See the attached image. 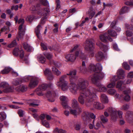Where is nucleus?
<instances>
[{"instance_id":"nucleus-1","label":"nucleus","mask_w":133,"mask_h":133,"mask_svg":"<svg viewBox=\"0 0 133 133\" xmlns=\"http://www.w3.org/2000/svg\"><path fill=\"white\" fill-rule=\"evenodd\" d=\"M88 84L89 82L86 80L83 79L78 81L77 85L81 94L78 98V100L81 104L90 107L97 97L96 94L93 92V91L97 90L96 89L94 88L86 89Z\"/></svg>"},{"instance_id":"nucleus-2","label":"nucleus","mask_w":133,"mask_h":133,"mask_svg":"<svg viewBox=\"0 0 133 133\" xmlns=\"http://www.w3.org/2000/svg\"><path fill=\"white\" fill-rule=\"evenodd\" d=\"M76 74V71L75 70L71 71L69 74H67L66 75H64L62 76L59 78V80L56 83V84L58 87L60 88L63 91H67L68 89V82L65 80L68 75H70L71 76L70 77L72 79V81H74L75 79V78L73 77L74 75L75 76Z\"/></svg>"},{"instance_id":"nucleus-3","label":"nucleus","mask_w":133,"mask_h":133,"mask_svg":"<svg viewBox=\"0 0 133 133\" xmlns=\"http://www.w3.org/2000/svg\"><path fill=\"white\" fill-rule=\"evenodd\" d=\"M79 56L81 58L83 59H86V57L84 54L82 53V50H80L78 51H77L75 53V55H74L68 54L65 57L67 61L71 62L74 61L76 59L77 57Z\"/></svg>"},{"instance_id":"nucleus-4","label":"nucleus","mask_w":133,"mask_h":133,"mask_svg":"<svg viewBox=\"0 0 133 133\" xmlns=\"http://www.w3.org/2000/svg\"><path fill=\"white\" fill-rule=\"evenodd\" d=\"M53 84L51 83H50L48 84L44 83L39 85L35 90L34 93H36L39 96H42L43 94L42 91L45 90L47 88H51L52 87Z\"/></svg>"},{"instance_id":"nucleus-5","label":"nucleus","mask_w":133,"mask_h":133,"mask_svg":"<svg viewBox=\"0 0 133 133\" xmlns=\"http://www.w3.org/2000/svg\"><path fill=\"white\" fill-rule=\"evenodd\" d=\"M45 95L47 98V100L50 102H53L55 101L54 97L58 95L57 92L54 89H50L48 91Z\"/></svg>"},{"instance_id":"nucleus-6","label":"nucleus","mask_w":133,"mask_h":133,"mask_svg":"<svg viewBox=\"0 0 133 133\" xmlns=\"http://www.w3.org/2000/svg\"><path fill=\"white\" fill-rule=\"evenodd\" d=\"M85 49V50L89 51L90 55L91 56H94V52L93 50L94 47L93 46V44L92 41L88 40H86Z\"/></svg>"},{"instance_id":"nucleus-7","label":"nucleus","mask_w":133,"mask_h":133,"mask_svg":"<svg viewBox=\"0 0 133 133\" xmlns=\"http://www.w3.org/2000/svg\"><path fill=\"white\" fill-rule=\"evenodd\" d=\"M49 12V9L48 8H43L40 6L37 10V13L38 15H39L40 17L44 16V18L46 19V16Z\"/></svg>"},{"instance_id":"nucleus-8","label":"nucleus","mask_w":133,"mask_h":133,"mask_svg":"<svg viewBox=\"0 0 133 133\" xmlns=\"http://www.w3.org/2000/svg\"><path fill=\"white\" fill-rule=\"evenodd\" d=\"M107 110L110 114L111 119L114 122L117 121L118 117L117 115V111L116 109L111 107H109Z\"/></svg>"},{"instance_id":"nucleus-9","label":"nucleus","mask_w":133,"mask_h":133,"mask_svg":"<svg viewBox=\"0 0 133 133\" xmlns=\"http://www.w3.org/2000/svg\"><path fill=\"white\" fill-rule=\"evenodd\" d=\"M70 83L69 86H68L70 91L73 94L75 95L77 93L78 89L76 84L73 82L74 81H72V79L70 78Z\"/></svg>"},{"instance_id":"nucleus-10","label":"nucleus","mask_w":133,"mask_h":133,"mask_svg":"<svg viewBox=\"0 0 133 133\" xmlns=\"http://www.w3.org/2000/svg\"><path fill=\"white\" fill-rule=\"evenodd\" d=\"M45 19L44 18V16H43L41 19L40 23L38 25L35 29V32L36 34L39 39H40L41 38L40 30V28H42L41 25H43L45 23Z\"/></svg>"},{"instance_id":"nucleus-11","label":"nucleus","mask_w":133,"mask_h":133,"mask_svg":"<svg viewBox=\"0 0 133 133\" xmlns=\"http://www.w3.org/2000/svg\"><path fill=\"white\" fill-rule=\"evenodd\" d=\"M82 118L84 119L88 120L90 117L92 119H94L92 122L93 124H94L95 119L96 118V116L93 113H90L87 111H85L83 114L82 115Z\"/></svg>"},{"instance_id":"nucleus-12","label":"nucleus","mask_w":133,"mask_h":133,"mask_svg":"<svg viewBox=\"0 0 133 133\" xmlns=\"http://www.w3.org/2000/svg\"><path fill=\"white\" fill-rule=\"evenodd\" d=\"M131 92V91L130 88H128L124 90L123 92V97L124 99L126 101H129L131 99L130 97L129 94Z\"/></svg>"},{"instance_id":"nucleus-13","label":"nucleus","mask_w":133,"mask_h":133,"mask_svg":"<svg viewBox=\"0 0 133 133\" xmlns=\"http://www.w3.org/2000/svg\"><path fill=\"white\" fill-rule=\"evenodd\" d=\"M39 79L35 77H32L30 80L29 86L31 88H33L36 87L38 84Z\"/></svg>"},{"instance_id":"nucleus-14","label":"nucleus","mask_w":133,"mask_h":133,"mask_svg":"<svg viewBox=\"0 0 133 133\" xmlns=\"http://www.w3.org/2000/svg\"><path fill=\"white\" fill-rule=\"evenodd\" d=\"M96 86L99 89L97 90L96 89H97L96 91H93V92L96 94L95 93L97 91L105 92L107 90V89L106 87L104 85L100 83H97L96 84Z\"/></svg>"},{"instance_id":"nucleus-15","label":"nucleus","mask_w":133,"mask_h":133,"mask_svg":"<svg viewBox=\"0 0 133 133\" xmlns=\"http://www.w3.org/2000/svg\"><path fill=\"white\" fill-rule=\"evenodd\" d=\"M13 53L14 56H18L19 54L20 57L23 58L24 56V52L23 50H19L18 48H15L13 50Z\"/></svg>"},{"instance_id":"nucleus-16","label":"nucleus","mask_w":133,"mask_h":133,"mask_svg":"<svg viewBox=\"0 0 133 133\" xmlns=\"http://www.w3.org/2000/svg\"><path fill=\"white\" fill-rule=\"evenodd\" d=\"M100 39L103 42H107V40H108L110 42L112 41V38L109 36L107 33H105L104 34L101 35L99 36Z\"/></svg>"},{"instance_id":"nucleus-17","label":"nucleus","mask_w":133,"mask_h":133,"mask_svg":"<svg viewBox=\"0 0 133 133\" xmlns=\"http://www.w3.org/2000/svg\"><path fill=\"white\" fill-rule=\"evenodd\" d=\"M125 26L127 29L126 31L125 34L127 37H131L133 35V33L130 30H133V26L132 27L127 24H125Z\"/></svg>"},{"instance_id":"nucleus-18","label":"nucleus","mask_w":133,"mask_h":133,"mask_svg":"<svg viewBox=\"0 0 133 133\" xmlns=\"http://www.w3.org/2000/svg\"><path fill=\"white\" fill-rule=\"evenodd\" d=\"M118 76H115L113 77V79L116 78L118 79V78L119 79H123L124 78L125 76V74L124 71L122 69H119L117 71Z\"/></svg>"},{"instance_id":"nucleus-19","label":"nucleus","mask_w":133,"mask_h":133,"mask_svg":"<svg viewBox=\"0 0 133 133\" xmlns=\"http://www.w3.org/2000/svg\"><path fill=\"white\" fill-rule=\"evenodd\" d=\"M90 78L92 83L95 84L96 86L97 83H99L97 82L99 79L98 75L96 73L91 75L90 77Z\"/></svg>"},{"instance_id":"nucleus-20","label":"nucleus","mask_w":133,"mask_h":133,"mask_svg":"<svg viewBox=\"0 0 133 133\" xmlns=\"http://www.w3.org/2000/svg\"><path fill=\"white\" fill-rule=\"evenodd\" d=\"M19 32L18 36L19 38H21L23 37L25 31V28L22 24H21L19 27Z\"/></svg>"},{"instance_id":"nucleus-21","label":"nucleus","mask_w":133,"mask_h":133,"mask_svg":"<svg viewBox=\"0 0 133 133\" xmlns=\"http://www.w3.org/2000/svg\"><path fill=\"white\" fill-rule=\"evenodd\" d=\"M95 13V12L92 6H90L87 12V14L89 16V18L91 19L93 17Z\"/></svg>"},{"instance_id":"nucleus-22","label":"nucleus","mask_w":133,"mask_h":133,"mask_svg":"<svg viewBox=\"0 0 133 133\" xmlns=\"http://www.w3.org/2000/svg\"><path fill=\"white\" fill-rule=\"evenodd\" d=\"M95 57L96 60L99 62L102 61L104 58V56L102 52L99 51L96 54Z\"/></svg>"},{"instance_id":"nucleus-23","label":"nucleus","mask_w":133,"mask_h":133,"mask_svg":"<svg viewBox=\"0 0 133 133\" xmlns=\"http://www.w3.org/2000/svg\"><path fill=\"white\" fill-rule=\"evenodd\" d=\"M125 117L127 120L130 123L131 121H133V112L130 111H128Z\"/></svg>"},{"instance_id":"nucleus-24","label":"nucleus","mask_w":133,"mask_h":133,"mask_svg":"<svg viewBox=\"0 0 133 133\" xmlns=\"http://www.w3.org/2000/svg\"><path fill=\"white\" fill-rule=\"evenodd\" d=\"M15 90L17 91L24 92L27 90V87L26 85H21L15 88Z\"/></svg>"},{"instance_id":"nucleus-25","label":"nucleus","mask_w":133,"mask_h":133,"mask_svg":"<svg viewBox=\"0 0 133 133\" xmlns=\"http://www.w3.org/2000/svg\"><path fill=\"white\" fill-rule=\"evenodd\" d=\"M93 106L95 108L99 110L103 109L104 108V106L102 104L98 102H94Z\"/></svg>"},{"instance_id":"nucleus-26","label":"nucleus","mask_w":133,"mask_h":133,"mask_svg":"<svg viewBox=\"0 0 133 133\" xmlns=\"http://www.w3.org/2000/svg\"><path fill=\"white\" fill-rule=\"evenodd\" d=\"M71 106L73 108L77 109L79 108L78 103L75 99H73L72 101Z\"/></svg>"},{"instance_id":"nucleus-27","label":"nucleus","mask_w":133,"mask_h":133,"mask_svg":"<svg viewBox=\"0 0 133 133\" xmlns=\"http://www.w3.org/2000/svg\"><path fill=\"white\" fill-rule=\"evenodd\" d=\"M24 49L27 51L30 52L32 51V48L30 45L26 42H24L23 44Z\"/></svg>"},{"instance_id":"nucleus-28","label":"nucleus","mask_w":133,"mask_h":133,"mask_svg":"<svg viewBox=\"0 0 133 133\" xmlns=\"http://www.w3.org/2000/svg\"><path fill=\"white\" fill-rule=\"evenodd\" d=\"M97 45L101 49L105 52L108 49V47L107 45H104L101 43H99L97 44Z\"/></svg>"},{"instance_id":"nucleus-29","label":"nucleus","mask_w":133,"mask_h":133,"mask_svg":"<svg viewBox=\"0 0 133 133\" xmlns=\"http://www.w3.org/2000/svg\"><path fill=\"white\" fill-rule=\"evenodd\" d=\"M52 132L53 133H66V131L62 129L56 127L54 129Z\"/></svg>"},{"instance_id":"nucleus-30","label":"nucleus","mask_w":133,"mask_h":133,"mask_svg":"<svg viewBox=\"0 0 133 133\" xmlns=\"http://www.w3.org/2000/svg\"><path fill=\"white\" fill-rule=\"evenodd\" d=\"M96 66V73H99L102 69V67L101 65V64L99 63H98L95 65Z\"/></svg>"},{"instance_id":"nucleus-31","label":"nucleus","mask_w":133,"mask_h":133,"mask_svg":"<svg viewBox=\"0 0 133 133\" xmlns=\"http://www.w3.org/2000/svg\"><path fill=\"white\" fill-rule=\"evenodd\" d=\"M14 88L13 86H11L9 85V86L3 90V91L5 93L13 92L14 90Z\"/></svg>"},{"instance_id":"nucleus-32","label":"nucleus","mask_w":133,"mask_h":133,"mask_svg":"<svg viewBox=\"0 0 133 133\" xmlns=\"http://www.w3.org/2000/svg\"><path fill=\"white\" fill-rule=\"evenodd\" d=\"M101 99L102 102L103 103H107L108 102V98L104 94H102L101 95Z\"/></svg>"},{"instance_id":"nucleus-33","label":"nucleus","mask_w":133,"mask_h":133,"mask_svg":"<svg viewBox=\"0 0 133 133\" xmlns=\"http://www.w3.org/2000/svg\"><path fill=\"white\" fill-rule=\"evenodd\" d=\"M22 83L21 78H17L14 80L12 82L13 84L16 86Z\"/></svg>"},{"instance_id":"nucleus-34","label":"nucleus","mask_w":133,"mask_h":133,"mask_svg":"<svg viewBox=\"0 0 133 133\" xmlns=\"http://www.w3.org/2000/svg\"><path fill=\"white\" fill-rule=\"evenodd\" d=\"M6 117L5 113L4 112H0V122H2L5 119Z\"/></svg>"},{"instance_id":"nucleus-35","label":"nucleus","mask_w":133,"mask_h":133,"mask_svg":"<svg viewBox=\"0 0 133 133\" xmlns=\"http://www.w3.org/2000/svg\"><path fill=\"white\" fill-rule=\"evenodd\" d=\"M52 70L54 73L57 76H58L61 74V72L56 67H53L52 68Z\"/></svg>"},{"instance_id":"nucleus-36","label":"nucleus","mask_w":133,"mask_h":133,"mask_svg":"<svg viewBox=\"0 0 133 133\" xmlns=\"http://www.w3.org/2000/svg\"><path fill=\"white\" fill-rule=\"evenodd\" d=\"M112 79L113 80V82L107 85V87L108 88H113L115 87V82L117 80V79H116V78L113 79V78Z\"/></svg>"},{"instance_id":"nucleus-37","label":"nucleus","mask_w":133,"mask_h":133,"mask_svg":"<svg viewBox=\"0 0 133 133\" xmlns=\"http://www.w3.org/2000/svg\"><path fill=\"white\" fill-rule=\"evenodd\" d=\"M128 9L127 7L125 6L123 7L121 9L119 13L120 15L123 14L127 12Z\"/></svg>"},{"instance_id":"nucleus-38","label":"nucleus","mask_w":133,"mask_h":133,"mask_svg":"<svg viewBox=\"0 0 133 133\" xmlns=\"http://www.w3.org/2000/svg\"><path fill=\"white\" fill-rule=\"evenodd\" d=\"M108 35H110L113 37H116L117 36V34L115 31L113 30H110L108 31Z\"/></svg>"},{"instance_id":"nucleus-39","label":"nucleus","mask_w":133,"mask_h":133,"mask_svg":"<svg viewBox=\"0 0 133 133\" xmlns=\"http://www.w3.org/2000/svg\"><path fill=\"white\" fill-rule=\"evenodd\" d=\"M32 76H26L21 78L22 83L28 81L29 80H31Z\"/></svg>"},{"instance_id":"nucleus-40","label":"nucleus","mask_w":133,"mask_h":133,"mask_svg":"<svg viewBox=\"0 0 133 133\" xmlns=\"http://www.w3.org/2000/svg\"><path fill=\"white\" fill-rule=\"evenodd\" d=\"M17 45V43L16 41L15 40H14L10 44L8 45V47L9 48H11Z\"/></svg>"},{"instance_id":"nucleus-41","label":"nucleus","mask_w":133,"mask_h":133,"mask_svg":"<svg viewBox=\"0 0 133 133\" xmlns=\"http://www.w3.org/2000/svg\"><path fill=\"white\" fill-rule=\"evenodd\" d=\"M44 54L46 58L49 60H50L52 57V54L49 53L45 52Z\"/></svg>"},{"instance_id":"nucleus-42","label":"nucleus","mask_w":133,"mask_h":133,"mask_svg":"<svg viewBox=\"0 0 133 133\" xmlns=\"http://www.w3.org/2000/svg\"><path fill=\"white\" fill-rule=\"evenodd\" d=\"M40 5L39 4H37L36 6L33 5L30 8V10L32 11H37V10L40 7Z\"/></svg>"},{"instance_id":"nucleus-43","label":"nucleus","mask_w":133,"mask_h":133,"mask_svg":"<svg viewBox=\"0 0 133 133\" xmlns=\"http://www.w3.org/2000/svg\"><path fill=\"white\" fill-rule=\"evenodd\" d=\"M100 119L103 123H105L108 121L107 118L105 117L103 115H101L100 116Z\"/></svg>"},{"instance_id":"nucleus-44","label":"nucleus","mask_w":133,"mask_h":133,"mask_svg":"<svg viewBox=\"0 0 133 133\" xmlns=\"http://www.w3.org/2000/svg\"><path fill=\"white\" fill-rule=\"evenodd\" d=\"M89 69L91 71H93L96 73V66L93 64H90L89 67Z\"/></svg>"},{"instance_id":"nucleus-45","label":"nucleus","mask_w":133,"mask_h":133,"mask_svg":"<svg viewBox=\"0 0 133 133\" xmlns=\"http://www.w3.org/2000/svg\"><path fill=\"white\" fill-rule=\"evenodd\" d=\"M107 92L109 94L113 95L116 93V91L114 89H110L108 90Z\"/></svg>"},{"instance_id":"nucleus-46","label":"nucleus","mask_w":133,"mask_h":133,"mask_svg":"<svg viewBox=\"0 0 133 133\" xmlns=\"http://www.w3.org/2000/svg\"><path fill=\"white\" fill-rule=\"evenodd\" d=\"M39 62L41 63H44L46 61V59L42 56H39L38 57Z\"/></svg>"},{"instance_id":"nucleus-47","label":"nucleus","mask_w":133,"mask_h":133,"mask_svg":"<svg viewBox=\"0 0 133 133\" xmlns=\"http://www.w3.org/2000/svg\"><path fill=\"white\" fill-rule=\"evenodd\" d=\"M11 70L10 68H5L1 71L2 74H5L8 73Z\"/></svg>"},{"instance_id":"nucleus-48","label":"nucleus","mask_w":133,"mask_h":133,"mask_svg":"<svg viewBox=\"0 0 133 133\" xmlns=\"http://www.w3.org/2000/svg\"><path fill=\"white\" fill-rule=\"evenodd\" d=\"M129 105L128 104H125L122 105L120 108L121 110H127L129 108Z\"/></svg>"},{"instance_id":"nucleus-49","label":"nucleus","mask_w":133,"mask_h":133,"mask_svg":"<svg viewBox=\"0 0 133 133\" xmlns=\"http://www.w3.org/2000/svg\"><path fill=\"white\" fill-rule=\"evenodd\" d=\"M44 75L46 76L52 73L51 70L48 68H46L44 71Z\"/></svg>"},{"instance_id":"nucleus-50","label":"nucleus","mask_w":133,"mask_h":133,"mask_svg":"<svg viewBox=\"0 0 133 133\" xmlns=\"http://www.w3.org/2000/svg\"><path fill=\"white\" fill-rule=\"evenodd\" d=\"M123 84H124V82L122 81H119L117 82L116 86V87L119 89L121 88V86Z\"/></svg>"},{"instance_id":"nucleus-51","label":"nucleus","mask_w":133,"mask_h":133,"mask_svg":"<svg viewBox=\"0 0 133 133\" xmlns=\"http://www.w3.org/2000/svg\"><path fill=\"white\" fill-rule=\"evenodd\" d=\"M42 124L43 125L45 126L46 128H50V127L49 123L46 121H42Z\"/></svg>"},{"instance_id":"nucleus-52","label":"nucleus","mask_w":133,"mask_h":133,"mask_svg":"<svg viewBox=\"0 0 133 133\" xmlns=\"http://www.w3.org/2000/svg\"><path fill=\"white\" fill-rule=\"evenodd\" d=\"M39 103V102L38 101H35L32 102L30 104V106L35 107L36 106L38 105Z\"/></svg>"},{"instance_id":"nucleus-53","label":"nucleus","mask_w":133,"mask_h":133,"mask_svg":"<svg viewBox=\"0 0 133 133\" xmlns=\"http://www.w3.org/2000/svg\"><path fill=\"white\" fill-rule=\"evenodd\" d=\"M9 85L8 83L6 82H2L1 83V87L5 89L9 86Z\"/></svg>"},{"instance_id":"nucleus-54","label":"nucleus","mask_w":133,"mask_h":133,"mask_svg":"<svg viewBox=\"0 0 133 133\" xmlns=\"http://www.w3.org/2000/svg\"><path fill=\"white\" fill-rule=\"evenodd\" d=\"M69 109L70 110V114L75 116H76L77 112L76 110L71 109V108H69Z\"/></svg>"},{"instance_id":"nucleus-55","label":"nucleus","mask_w":133,"mask_h":133,"mask_svg":"<svg viewBox=\"0 0 133 133\" xmlns=\"http://www.w3.org/2000/svg\"><path fill=\"white\" fill-rule=\"evenodd\" d=\"M34 19L35 17L33 16H29L26 18V20L31 22Z\"/></svg>"},{"instance_id":"nucleus-56","label":"nucleus","mask_w":133,"mask_h":133,"mask_svg":"<svg viewBox=\"0 0 133 133\" xmlns=\"http://www.w3.org/2000/svg\"><path fill=\"white\" fill-rule=\"evenodd\" d=\"M60 99L62 102H66L68 100L67 97L64 96H62L60 97Z\"/></svg>"},{"instance_id":"nucleus-57","label":"nucleus","mask_w":133,"mask_h":133,"mask_svg":"<svg viewBox=\"0 0 133 133\" xmlns=\"http://www.w3.org/2000/svg\"><path fill=\"white\" fill-rule=\"evenodd\" d=\"M41 2L42 4L44 6H49V3L47 0H41Z\"/></svg>"},{"instance_id":"nucleus-58","label":"nucleus","mask_w":133,"mask_h":133,"mask_svg":"<svg viewBox=\"0 0 133 133\" xmlns=\"http://www.w3.org/2000/svg\"><path fill=\"white\" fill-rule=\"evenodd\" d=\"M98 75V77L99 80H100L103 79L104 77V74L102 72L96 73Z\"/></svg>"},{"instance_id":"nucleus-59","label":"nucleus","mask_w":133,"mask_h":133,"mask_svg":"<svg viewBox=\"0 0 133 133\" xmlns=\"http://www.w3.org/2000/svg\"><path fill=\"white\" fill-rule=\"evenodd\" d=\"M122 65L124 68L126 70H129L130 69V67L129 66L126 62H124L122 64Z\"/></svg>"},{"instance_id":"nucleus-60","label":"nucleus","mask_w":133,"mask_h":133,"mask_svg":"<svg viewBox=\"0 0 133 133\" xmlns=\"http://www.w3.org/2000/svg\"><path fill=\"white\" fill-rule=\"evenodd\" d=\"M56 10H58L61 7L60 2L59 0H56Z\"/></svg>"},{"instance_id":"nucleus-61","label":"nucleus","mask_w":133,"mask_h":133,"mask_svg":"<svg viewBox=\"0 0 133 133\" xmlns=\"http://www.w3.org/2000/svg\"><path fill=\"white\" fill-rule=\"evenodd\" d=\"M62 104L64 108H71V107H69L67 105L66 102H62Z\"/></svg>"},{"instance_id":"nucleus-62","label":"nucleus","mask_w":133,"mask_h":133,"mask_svg":"<svg viewBox=\"0 0 133 133\" xmlns=\"http://www.w3.org/2000/svg\"><path fill=\"white\" fill-rule=\"evenodd\" d=\"M103 9L102 10H103L105 9V8L106 7H110L112 6V4L110 3H107V4H105L104 2L103 3Z\"/></svg>"},{"instance_id":"nucleus-63","label":"nucleus","mask_w":133,"mask_h":133,"mask_svg":"<svg viewBox=\"0 0 133 133\" xmlns=\"http://www.w3.org/2000/svg\"><path fill=\"white\" fill-rule=\"evenodd\" d=\"M41 46L42 50H46L47 49L46 44H45L43 43H41Z\"/></svg>"},{"instance_id":"nucleus-64","label":"nucleus","mask_w":133,"mask_h":133,"mask_svg":"<svg viewBox=\"0 0 133 133\" xmlns=\"http://www.w3.org/2000/svg\"><path fill=\"white\" fill-rule=\"evenodd\" d=\"M80 71L83 73H85L87 71V69L86 67H82L80 68Z\"/></svg>"}]
</instances>
